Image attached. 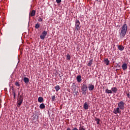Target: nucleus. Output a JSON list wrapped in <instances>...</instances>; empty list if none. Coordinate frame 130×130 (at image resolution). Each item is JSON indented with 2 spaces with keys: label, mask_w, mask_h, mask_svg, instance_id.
I'll use <instances>...</instances> for the list:
<instances>
[{
  "label": "nucleus",
  "mask_w": 130,
  "mask_h": 130,
  "mask_svg": "<svg viewBox=\"0 0 130 130\" xmlns=\"http://www.w3.org/2000/svg\"><path fill=\"white\" fill-rule=\"evenodd\" d=\"M127 31V25H126V24H124L121 27V31L119 35L120 39H122V38H124V37L126 34Z\"/></svg>",
  "instance_id": "f257e3e1"
},
{
  "label": "nucleus",
  "mask_w": 130,
  "mask_h": 130,
  "mask_svg": "<svg viewBox=\"0 0 130 130\" xmlns=\"http://www.w3.org/2000/svg\"><path fill=\"white\" fill-rule=\"evenodd\" d=\"M81 90L82 91V93L86 95L87 94V91H88V86L86 83H83L81 86Z\"/></svg>",
  "instance_id": "f03ea898"
},
{
  "label": "nucleus",
  "mask_w": 130,
  "mask_h": 130,
  "mask_svg": "<svg viewBox=\"0 0 130 130\" xmlns=\"http://www.w3.org/2000/svg\"><path fill=\"white\" fill-rule=\"evenodd\" d=\"M72 89L73 91V94L74 96H76L78 95V93H79V90L77 89V86L75 83H73V85L72 86Z\"/></svg>",
  "instance_id": "7ed1b4c3"
},
{
  "label": "nucleus",
  "mask_w": 130,
  "mask_h": 130,
  "mask_svg": "<svg viewBox=\"0 0 130 130\" xmlns=\"http://www.w3.org/2000/svg\"><path fill=\"white\" fill-rule=\"evenodd\" d=\"M118 107L120 108L121 110H124V102L123 101H120L118 103Z\"/></svg>",
  "instance_id": "20e7f679"
},
{
  "label": "nucleus",
  "mask_w": 130,
  "mask_h": 130,
  "mask_svg": "<svg viewBox=\"0 0 130 130\" xmlns=\"http://www.w3.org/2000/svg\"><path fill=\"white\" fill-rule=\"evenodd\" d=\"M81 23L80 22V21L78 19H76L75 21V27L76 28V30H80V24Z\"/></svg>",
  "instance_id": "39448f33"
},
{
  "label": "nucleus",
  "mask_w": 130,
  "mask_h": 130,
  "mask_svg": "<svg viewBox=\"0 0 130 130\" xmlns=\"http://www.w3.org/2000/svg\"><path fill=\"white\" fill-rule=\"evenodd\" d=\"M24 97L23 96V95H20L19 96V98L18 100V105H19V106H21V105H22V103H23V99Z\"/></svg>",
  "instance_id": "423d86ee"
},
{
  "label": "nucleus",
  "mask_w": 130,
  "mask_h": 130,
  "mask_svg": "<svg viewBox=\"0 0 130 130\" xmlns=\"http://www.w3.org/2000/svg\"><path fill=\"white\" fill-rule=\"evenodd\" d=\"M47 35V31L44 30L42 34V35H40V38L42 39V40H44L45 39V36Z\"/></svg>",
  "instance_id": "0eeeda50"
},
{
  "label": "nucleus",
  "mask_w": 130,
  "mask_h": 130,
  "mask_svg": "<svg viewBox=\"0 0 130 130\" xmlns=\"http://www.w3.org/2000/svg\"><path fill=\"white\" fill-rule=\"evenodd\" d=\"M113 113H114L115 114H117V113H119L120 114L121 113L120 108H119L118 107L117 108L114 109Z\"/></svg>",
  "instance_id": "6e6552de"
},
{
  "label": "nucleus",
  "mask_w": 130,
  "mask_h": 130,
  "mask_svg": "<svg viewBox=\"0 0 130 130\" xmlns=\"http://www.w3.org/2000/svg\"><path fill=\"white\" fill-rule=\"evenodd\" d=\"M88 88L89 91H93L94 90V85L89 84H88V86L87 87Z\"/></svg>",
  "instance_id": "1a4fd4ad"
},
{
  "label": "nucleus",
  "mask_w": 130,
  "mask_h": 130,
  "mask_svg": "<svg viewBox=\"0 0 130 130\" xmlns=\"http://www.w3.org/2000/svg\"><path fill=\"white\" fill-rule=\"evenodd\" d=\"M122 70H123V71H125V70H127V64L123 63L122 65Z\"/></svg>",
  "instance_id": "9d476101"
},
{
  "label": "nucleus",
  "mask_w": 130,
  "mask_h": 130,
  "mask_svg": "<svg viewBox=\"0 0 130 130\" xmlns=\"http://www.w3.org/2000/svg\"><path fill=\"white\" fill-rule=\"evenodd\" d=\"M76 80L78 83H80V82H82V76L80 75H79L77 77Z\"/></svg>",
  "instance_id": "9b49d317"
},
{
  "label": "nucleus",
  "mask_w": 130,
  "mask_h": 130,
  "mask_svg": "<svg viewBox=\"0 0 130 130\" xmlns=\"http://www.w3.org/2000/svg\"><path fill=\"white\" fill-rule=\"evenodd\" d=\"M36 14V11L32 10L29 14L30 17H34Z\"/></svg>",
  "instance_id": "f8f14e48"
},
{
  "label": "nucleus",
  "mask_w": 130,
  "mask_h": 130,
  "mask_svg": "<svg viewBox=\"0 0 130 130\" xmlns=\"http://www.w3.org/2000/svg\"><path fill=\"white\" fill-rule=\"evenodd\" d=\"M117 46L118 47V49L121 51H122V50L124 49V47H123L122 45H117Z\"/></svg>",
  "instance_id": "ddd939ff"
},
{
  "label": "nucleus",
  "mask_w": 130,
  "mask_h": 130,
  "mask_svg": "<svg viewBox=\"0 0 130 130\" xmlns=\"http://www.w3.org/2000/svg\"><path fill=\"white\" fill-rule=\"evenodd\" d=\"M38 101L40 103H42V102H43V101H44L43 98H42L41 96L39 97Z\"/></svg>",
  "instance_id": "4468645a"
},
{
  "label": "nucleus",
  "mask_w": 130,
  "mask_h": 130,
  "mask_svg": "<svg viewBox=\"0 0 130 130\" xmlns=\"http://www.w3.org/2000/svg\"><path fill=\"white\" fill-rule=\"evenodd\" d=\"M112 90V92H113V93H117V88L116 87H112L111 88Z\"/></svg>",
  "instance_id": "2eb2a0df"
},
{
  "label": "nucleus",
  "mask_w": 130,
  "mask_h": 130,
  "mask_svg": "<svg viewBox=\"0 0 130 130\" xmlns=\"http://www.w3.org/2000/svg\"><path fill=\"white\" fill-rule=\"evenodd\" d=\"M83 107L84 108V109H85V110H87V109H88L89 108L88 106V103H87L86 102L84 103Z\"/></svg>",
  "instance_id": "dca6fc26"
},
{
  "label": "nucleus",
  "mask_w": 130,
  "mask_h": 130,
  "mask_svg": "<svg viewBox=\"0 0 130 130\" xmlns=\"http://www.w3.org/2000/svg\"><path fill=\"white\" fill-rule=\"evenodd\" d=\"M104 62L106 63V66H108L109 64L110 61L108 60V59L106 58L104 59Z\"/></svg>",
  "instance_id": "f3484780"
},
{
  "label": "nucleus",
  "mask_w": 130,
  "mask_h": 130,
  "mask_svg": "<svg viewBox=\"0 0 130 130\" xmlns=\"http://www.w3.org/2000/svg\"><path fill=\"white\" fill-rule=\"evenodd\" d=\"M23 81L25 84H27L29 82V78L27 77H24Z\"/></svg>",
  "instance_id": "a211bd4d"
},
{
  "label": "nucleus",
  "mask_w": 130,
  "mask_h": 130,
  "mask_svg": "<svg viewBox=\"0 0 130 130\" xmlns=\"http://www.w3.org/2000/svg\"><path fill=\"white\" fill-rule=\"evenodd\" d=\"M105 92L107 93L108 94H112V90H109L108 88L105 90Z\"/></svg>",
  "instance_id": "6ab92c4d"
},
{
  "label": "nucleus",
  "mask_w": 130,
  "mask_h": 130,
  "mask_svg": "<svg viewBox=\"0 0 130 130\" xmlns=\"http://www.w3.org/2000/svg\"><path fill=\"white\" fill-rule=\"evenodd\" d=\"M92 63H93V59L90 60L89 62L87 64L88 67H91L92 66Z\"/></svg>",
  "instance_id": "aec40b11"
},
{
  "label": "nucleus",
  "mask_w": 130,
  "mask_h": 130,
  "mask_svg": "<svg viewBox=\"0 0 130 130\" xmlns=\"http://www.w3.org/2000/svg\"><path fill=\"white\" fill-rule=\"evenodd\" d=\"M40 109H44L45 108V105L44 104L42 103L40 105Z\"/></svg>",
  "instance_id": "412c9836"
},
{
  "label": "nucleus",
  "mask_w": 130,
  "mask_h": 130,
  "mask_svg": "<svg viewBox=\"0 0 130 130\" xmlns=\"http://www.w3.org/2000/svg\"><path fill=\"white\" fill-rule=\"evenodd\" d=\"M55 89L56 92H58V91L60 89V87L59 85H56L55 87Z\"/></svg>",
  "instance_id": "4be33fe9"
},
{
  "label": "nucleus",
  "mask_w": 130,
  "mask_h": 130,
  "mask_svg": "<svg viewBox=\"0 0 130 130\" xmlns=\"http://www.w3.org/2000/svg\"><path fill=\"white\" fill-rule=\"evenodd\" d=\"M66 59L67 60H71V55H70V54H68L66 55Z\"/></svg>",
  "instance_id": "5701e85b"
},
{
  "label": "nucleus",
  "mask_w": 130,
  "mask_h": 130,
  "mask_svg": "<svg viewBox=\"0 0 130 130\" xmlns=\"http://www.w3.org/2000/svg\"><path fill=\"white\" fill-rule=\"evenodd\" d=\"M40 27V24L39 23H37L35 25L36 29H39Z\"/></svg>",
  "instance_id": "b1692460"
},
{
  "label": "nucleus",
  "mask_w": 130,
  "mask_h": 130,
  "mask_svg": "<svg viewBox=\"0 0 130 130\" xmlns=\"http://www.w3.org/2000/svg\"><path fill=\"white\" fill-rule=\"evenodd\" d=\"M95 121H97V124H100V119L95 118Z\"/></svg>",
  "instance_id": "393cba45"
},
{
  "label": "nucleus",
  "mask_w": 130,
  "mask_h": 130,
  "mask_svg": "<svg viewBox=\"0 0 130 130\" xmlns=\"http://www.w3.org/2000/svg\"><path fill=\"white\" fill-rule=\"evenodd\" d=\"M15 86H16L17 87H20V86H21V84H20L19 83V82H15Z\"/></svg>",
  "instance_id": "a878e982"
},
{
  "label": "nucleus",
  "mask_w": 130,
  "mask_h": 130,
  "mask_svg": "<svg viewBox=\"0 0 130 130\" xmlns=\"http://www.w3.org/2000/svg\"><path fill=\"white\" fill-rule=\"evenodd\" d=\"M78 130H85V128H84V126H80Z\"/></svg>",
  "instance_id": "bb28decb"
},
{
  "label": "nucleus",
  "mask_w": 130,
  "mask_h": 130,
  "mask_svg": "<svg viewBox=\"0 0 130 130\" xmlns=\"http://www.w3.org/2000/svg\"><path fill=\"white\" fill-rule=\"evenodd\" d=\"M52 100L53 102L55 101V95L52 96Z\"/></svg>",
  "instance_id": "cd10ccee"
},
{
  "label": "nucleus",
  "mask_w": 130,
  "mask_h": 130,
  "mask_svg": "<svg viewBox=\"0 0 130 130\" xmlns=\"http://www.w3.org/2000/svg\"><path fill=\"white\" fill-rule=\"evenodd\" d=\"M13 96H14V99H16V91H13Z\"/></svg>",
  "instance_id": "c85d7f7f"
},
{
  "label": "nucleus",
  "mask_w": 130,
  "mask_h": 130,
  "mask_svg": "<svg viewBox=\"0 0 130 130\" xmlns=\"http://www.w3.org/2000/svg\"><path fill=\"white\" fill-rule=\"evenodd\" d=\"M125 94L127 95L128 98H129V92L128 91H126Z\"/></svg>",
  "instance_id": "c756f323"
},
{
  "label": "nucleus",
  "mask_w": 130,
  "mask_h": 130,
  "mask_svg": "<svg viewBox=\"0 0 130 130\" xmlns=\"http://www.w3.org/2000/svg\"><path fill=\"white\" fill-rule=\"evenodd\" d=\"M38 21L39 22H42V18L40 17H39V19H38Z\"/></svg>",
  "instance_id": "7c9ffc66"
},
{
  "label": "nucleus",
  "mask_w": 130,
  "mask_h": 130,
  "mask_svg": "<svg viewBox=\"0 0 130 130\" xmlns=\"http://www.w3.org/2000/svg\"><path fill=\"white\" fill-rule=\"evenodd\" d=\"M57 4H60L61 0H56Z\"/></svg>",
  "instance_id": "2f4dec72"
},
{
  "label": "nucleus",
  "mask_w": 130,
  "mask_h": 130,
  "mask_svg": "<svg viewBox=\"0 0 130 130\" xmlns=\"http://www.w3.org/2000/svg\"><path fill=\"white\" fill-rule=\"evenodd\" d=\"M67 130H71V128L68 127V128H67Z\"/></svg>",
  "instance_id": "473e14b6"
},
{
  "label": "nucleus",
  "mask_w": 130,
  "mask_h": 130,
  "mask_svg": "<svg viewBox=\"0 0 130 130\" xmlns=\"http://www.w3.org/2000/svg\"><path fill=\"white\" fill-rule=\"evenodd\" d=\"M2 103V99H0V104Z\"/></svg>",
  "instance_id": "72a5a7b5"
},
{
  "label": "nucleus",
  "mask_w": 130,
  "mask_h": 130,
  "mask_svg": "<svg viewBox=\"0 0 130 130\" xmlns=\"http://www.w3.org/2000/svg\"><path fill=\"white\" fill-rule=\"evenodd\" d=\"M20 95V91H19L18 94V96H19Z\"/></svg>",
  "instance_id": "f704fd0d"
},
{
  "label": "nucleus",
  "mask_w": 130,
  "mask_h": 130,
  "mask_svg": "<svg viewBox=\"0 0 130 130\" xmlns=\"http://www.w3.org/2000/svg\"><path fill=\"white\" fill-rule=\"evenodd\" d=\"M96 2H100V0H96Z\"/></svg>",
  "instance_id": "c9c22d12"
}]
</instances>
